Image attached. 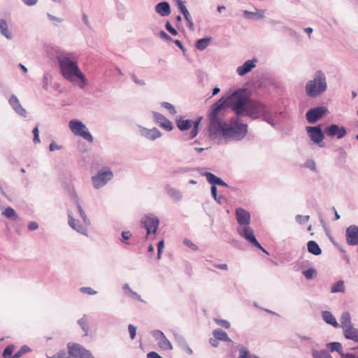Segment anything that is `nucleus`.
<instances>
[{
	"label": "nucleus",
	"mask_w": 358,
	"mask_h": 358,
	"mask_svg": "<svg viewBox=\"0 0 358 358\" xmlns=\"http://www.w3.org/2000/svg\"><path fill=\"white\" fill-rule=\"evenodd\" d=\"M62 148V145H58L57 143H55L54 141H52L49 146L50 151L53 152L57 150H60Z\"/></svg>",
	"instance_id": "obj_61"
},
{
	"label": "nucleus",
	"mask_w": 358,
	"mask_h": 358,
	"mask_svg": "<svg viewBox=\"0 0 358 358\" xmlns=\"http://www.w3.org/2000/svg\"><path fill=\"white\" fill-rule=\"evenodd\" d=\"M57 59L63 77L72 83L76 82L80 88L84 89L87 85V80L77 62L62 55H57Z\"/></svg>",
	"instance_id": "obj_2"
},
{
	"label": "nucleus",
	"mask_w": 358,
	"mask_h": 358,
	"mask_svg": "<svg viewBox=\"0 0 358 358\" xmlns=\"http://www.w3.org/2000/svg\"><path fill=\"white\" fill-rule=\"evenodd\" d=\"M225 107H227V102L226 99L224 96L211 106L208 114L210 121L209 133H210L217 127H219V124L222 122L218 115Z\"/></svg>",
	"instance_id": "obj_5"
},
{
	"label": "nucleus",
	"mask_w": 358,
	"mask_h": 358,
	"mask_svg": "<svg viewBox=\"0 0 358 358\" xmlns=\"http://www.w3.org/2000/svg\"><path fill=\"white\" fill-rule=\"evenodd\" d=\"M155 10L162 17H166L171 13V6L169 2L162 1L155 6Z\"/></svg>",
	"instance_id": "obj_22"
},
{
	"label": "nucleus",
	"mask_w": 358,
	"mask_h": 358,
	"mask_svg": "<svg viewBox=\"0 0 358 358\" xmlns=\"http://www.w3.org/2000/svg\"><path fill=\"white\" fill-rule=\"evenodd\" d=\"M85 348L78 343L68 344V354L72 358H80Z\"/></svg>",
	"instance_id": "obj_21"
},
{
	"label": "nucleus",
	"mask_w": 358,
	"mask_h": 358,
	"mask_svg": "<svg viewBox=\"0 0 358 358\" xmlns=\"http://www.w3.org/2000/svg\"><path fill=\"white\" fill-rule=\"evenodd\" d=\"M159 348L163 350H173V345L170 341L164 336L158 341Z\"/></svg>",
	"instance_id": "obj_32"
},
{
	"label": "nucleus",
	"mask_w": 358,
	"mask_h": 358,
	"mask_svg": "<svg viewBox=\"0 0 358 358\" xmlns=\"http://www.w3.org/2000/svg\"><path fill=\"white\" fill-rule=\"evenodd\" d=\"M257 60L256 59L245 61L241 66H238L236 72L239 76H244L255 67Z\"/></svg>",
	"instance_id": "obj_18"
},
{
	"label": "nucleus",
	"mask_w": 358,
	"mask_h": 358,
	"mask_svg": "<svg viewBox=\"0 0 358 358\" xmlns=\"http://www.w3.org/2000/svg\"><path fill=\"white\" fill-rule=\"evenodd\" d=\"M215 321L217 325L221 326L225 329H229L230 327V323L227 320L215 319Z\"/></svg>",
	"instance_id": "obj_50"
},
{
	"label": "nucleus",
	"mask_w": 358,
	"mask_h": 358,
	"mask_svg": "<svg viewBox=\"0 0 358 358\" xmlns=\"http://www.w3.org/2000/svg\"><path fill=\"white\" fill-rule=\"evenodd\" d=\"M269 108L268 106L260 101L250 99L245 115L252 119H257L259 117H262Z\"/></svg>",
	"instance_id": "obj_8"
},
{
	"label": "nucleus",
	"mask_w": 358,
	"mask_h": 358,
	"mask_svg": "<svg viewBox=\"0 0 358 358\" xmlns=\"http://www.w3.org/2000/svg\"><path fill=\"white\" fill-rule=\"evenodd\" d=\"M178 7V9L180 10V11L184 15V17L185 20H188V17H191L187 8H186L185 5L184 4V3L182 4H180V6Z\"/></svg>",
	"instance_id": "obj_48"
},
{
	"label": "nucleus",
	"mask_w": 358,
	"mask_h": 358,
	"mask_svg": "<svg viewBox=\"0 0 358 358\" xmlns=\"http://www.w3.org/2000/svg\"><path fill=\"white\" fill-rule=\"evenodd\" d=\"M47 16L49 18V20H50L51 21H55L58 23L63 22V19L57 17L52 14L48 13Z\"/></svg>",
	"instance_id": "obj_63"
},
{
	"label": "nucleus",
	"mask_w": 358,
	"mask_h": 358,
	"mask_svg": "<svg viewBox=\"0 0 358 358\" xmlns=\"http://www.w3.org/2000/svg\"><path fill=\"white\" fill-rule=\"evenodd\" d=\"M152 335L156 341H159L164 334L160 330H154L152 331Z\"/></svg>",
	"instance_id": "obj_55"
},
{
	"label": "nucleus",
	"mask_w": 358,
	"mask_h": 358,
	"mask_svg": "<svg viewBox=\"0 0 358 358\" xmlns=\"http://www.w3.org/2000/svg\"><path fill=\"white\" fill-rule=\"evenodd\" d=\"M14 350V346L13 345H8L3 350L2 353V357L3 358H13V352Z\"/></svg>",
	"instance_id": "obj_45"
},
{
	"label": "nucleus",
	"mask_w": 358,
	"mask_h": 358,
	"mask_svg": "<svg viewBox=\"0 0 358 358\" xmlns=\"http://www.w3.org/2000/svg\"><path fill=\"white\" fill-rule=\"evenodd\" d=\"M69 126L74 135L81 136L90 143L93 142L94 138L92 135L81 121L72 120L69 122Z\"/></svg>",
	"instance_id": "obj_7"
},
{
	"label": "nucleus",
	"mask_w": 358,
	"mask_h": 358,
	"mask_svg": "<svg viewBox=\"0 0 358 358\" xmlns=\"http://www.w3.org/2000/svg\"><path fill=\"white\" fill-rule=\"evenodd\" d=\"M183 243L189 247L192 250L194 251H196L198 250L199 248L197 245H196L195 244H194L189 239H185L183 241Z\"/></svg>",
	"instance_id": "obj_57"
},
{
	"label": "nucleus",
	"mask_w": 358,
	"mask_h": 358,
	"mask_svg": "<svg viewBox=\"0 0 358 358\" xmlns=\"http://www.w3.org/2000/svg\"><path fill=\"white\" fill-rule=\"evenodd\" d=\"M131 236V234L130 231H122V242L125 244H129V243H127V241L129 240Z\"/></svg>",
	"instance_id": "obj_58"
},
{
	"label": "nucleus",
	"mask_w": 358,
	"mask_h": 358,
	"mask_svg": "<svg viewBox=\"0 0 358 358\" xmlns=\"http://www.w3.org/2000/svg\"><path fill=\"white\" fill-rule=\"evenodd\" d=\"M113 177V173L110 169L99 170L97 173L92 178L94 187L99 189L103 187Z\"/></svg>",
	"instance_id": "obj_9"
},
{
	"label": "nucleus",
	"mask_w": 358,
	"mask_h": 358,
	"mask_svg": "<svg viewBox=\"0 0 358 358\" xmlns=\"http://www.w3.org/2000/svg\"><path fill=\"white\" fill-rule=\"evenodd\" d=\"M165 28L170 34L173 36H176L178 34L177 30L171 26L169 21L166 22Z\"/></svg>",
	"instance_id": "obj_53"
},
{
	"label": "nucleus",
	"mask_w": 358,
	"mask_h": 358,
	"mask_svg": "<svg viewBox=\"0 0 358 358\" xmlns=\"http://www.w3.org/2000/svg\"><path fill=\"white\" fill-rule=\"evenodd\" d=\"M237 231L239 235L247 240L250 244L268 254L267 251L257 241L254 234V231L249 226L238 228Z\"/></svg>",
	"instance_id": "obj_11"
},
{
	"label": "nucleus",
	"mask_w": 358,
	"mask_h": 358,
	"mask_svg": "<svg viewBox=\"0 0 358 358\" xmlns=\"http://www.w3.org/2000/svg\"><path fill=\"white\" fill-rule=\"evenodd\" d=\"M210 38H203L199 39L196 43V48L199 50H205L210 42Z\"/></svg>",
	"instance_id": "obj_37"
},
{
	"label": "nucleus",
	"mask_w": 358,
	"mask_h": 358,
	"mask_svg": "<svg viewBox=\"0 0 358 358\" xmlns=\"http://www.w3.org/2000/svg\"><path fill=\"white\" fill-rule=\"evenodd\" d=\"M302 273L307 280L313 279L317 275V271L313 268H310L307 270H305L302 272Z\"/></svg>",
	"instance_id": "obj_43"
},
{
	"label": "nucleus",
	"mask_w": 358,
	"mask_h": 358,
	"mask_svg": "<svg viewBox=\"0 0 358 358\" xmlns=\"http://www.w3.org/2000/svg\"><path fill=\"white\" fill-rule=\"evenodd\" d=\"M200 173L205 176L207 181L211 184L212 185L216 186L217 184V180L220 179L219 177L216 176L213 173L210 172H200Z\"/></svg>",
	"instance_id": "obj_35"
},
{
	"label": "nucleus",
	"mask_w": 358,
	"mask_h": 358,
	"mask_svg": "<svg viewBox=\"0 0 358 358\" xmlns=\"http://www.w3.org/2000/svg\"><path fill=\"white\" fill-rule=\"evenodd\" d=\"M155 121L163 129L170 131L173 129V123L168 120L164 115L157 112H152Z\"/></svg>",
	"instance_id": "obj_16"
},
{
	"label": "nucleus",
	"mask_w": 358,
	"mask_h": 358,
	"mask_svg": "<svg viewBox=\"0 0 358 358\" xmlns=\"http://www.w3.org/2000/svg\"><path fill=\"white\" fill-rule=\"evenodd\" d=\"M3 215H5L7 218L16 220L18 217L15 210L11 207H8L5 209V210L2 213Z\"/></svg>",
	"instance_id": "obj_39"
},
{
	"label": "nucleus",
	"mask_w": 358,
	"mask_h": 358,
	"mask_svg": "<svg viewBox=\"0 0 358 358\" xmlns=\"http://www.w3.org/2000/svg\"><path fill=\"white\" fill-rule=\"evenodd\" d=\"M147 358H162V357L156 352H150L147 354Z\"/></svg>",
	"instance_id": "obj_64"
},
{
	"label": "nucleus",
	"mask_w": 358,
	"mask_h": 358,
	"mask_svg": "<svg viewBox=\"0 0 358 358\" xmlns=\"http://www.w3.org/2000/svg\"><path fill=\"white\" fill-rule=\"evenodd\" d=\"M309 217V215H297L296 216V221L299 224L306 223L308 221Z\"/></svg>",
	"instance_id": "obj_51"
},
{
	"label": "nucleus",
	"mask_w": 358,
	"mask_h": 358,
	"mask_svg": "<svg viewBox=\"0 0 358 358\" xmlns=\"http://www.w3.org/2000/svg\"><path fill=\"white\" fill-rule=\"evenodd\" d=\"M306 129L308 136L314 143L320 144L322 142L324 135L320 125L315 127L307 126Z\"/></svg>",
	"instance_id": "obj_13"
},
{
	"label": "nucleus",
	"mask_w": 358,
	"mask_h": 358,
	"mask_svg": "<svg viewBox=\"0 0 358 358\" xmlns=\"http://www.w3.org/2000/svg\"><path fill=\"white\" fill-rule=\"evenodd\" d=\"M141 226L147 231V236L156 234L159 224V218L153 214H148L141 221Z\"/></svg>",
	"instance_id": "obj_10"
},
{
	"label": "nucleus",
	"mask_w": 358,
	"mask_h": 358,
	"mask_svg": "<svg viewBox=\"0 0 358 358\" xmlns=\"http://www.w3.org/2000/svg\"><path fill=\"white\" fill-rule=\"evenodd\" d=\"M243 17L247 19H263L264 17V11L261 10L260 12H250L248 10H244Z\"/></svg>",
	"instance_id": "obj_31"
},
{
	"label": "nucleus",
	"mask_w": 358,
	"mask_h": 358,
	"mask_svg": "<svg viewBox=\"0 0 358 358\" xmlns=\"http://www.w3.org/2000/svg\"><path fill=\"white\" fill-rule=\"evenodd\" d=\"M10 105L12 106L13 109L20 116L25 117L26 116V110L21 106L19 99L17 97L12 94L8 100Z\"/></svg>",
	"instance_id": "obj_19"
},
{
	"label": "nucleus",
	"mask_w": 358,
	"mask_h": 358,
	"mask_svg": "<svg viewBox=\"0 0 358 358\" xmlns=\"http://www.w3.org/2000/svg\"><path fill=\"white\" fill-rule=\"evenodd\" d=\"M262 119L271 125L273 127H275V123L273 119L272 110L269 108L262 117Z\"/></svg>",
	"instance_id": "obj_38"
},
{
	"label": "nucleus",
	"mask_w": 358,
	"mask_h": 358,
	"mask_svg": "<svg viewBox=\"0 0 358 358\" xmlns=\"http://www.w3.org/2000/svg\"><path fill=\"white\" fill-rule=\"evenodd\" d=\"M30 351V348L27 345H23L20 350L13 355V358H20L22 355Z\"/></svg>",
	"instance_id": "obj_46"
},
{
	"label": "nucleus",
	"mask_w": 358,
	"mask_h": 358,
	"mask_svg": "<svg viewBox=\"0 0 358 358\" xmlns=\"http://www.w3.org/2000/svg\"><path fill=\"white\" fill-rule=\"evenodd\" d=\"M69 217V221L68 223L69 226L73 229L74 230L77 231L78 232L87 235V229L85 226L82 225L81 224H79L78 221H76L71 214L70 213H68Z\"/></svg>",
	"instance_id": "obj_23"
},
{
	"label": "nucleus",
	"mask_w": 358,
	"mask_h": 358,
	"mask_svg": "<svg viewBox=\"0 0 358 358\" xmlns=\"http://www.w3.org/2000/svg\"><path fill=\"white\" fill-rule=\"evenodd\" d=\"M38 228V224L36 222L32 221L28 224V229L29 231H34Z\"/></svg>",
	"instance_id": "obj_62"
},
{
	"label": "nucleus",
	"mask_w": 358,
	"mask_h": 358,
	"mask_svg": "<svg viewBox=\"0 0 358 358\" xmlns=\"http://www.w3.org/2000/svg\"><path fill=\"white\" fill-rule=\"evenodd\" d=\"M173 337L180 346L185 347V346L187 345V343L185 337L183 336H182L181 334L174 332Z\"/></svg>",
	"instance_id": "obj_44"
},
{
	"label": "nucleus",
	"mask_w": 358,
	"mask_h": 358,
	"mask_svg": "<svg viewBox=\"0 0 358 358\" xmlns=\"http://www.w3.org/2000/svg\"><path fill=\"white\" fill-rule=\"evenodd\" d=\"M236 217L240 225L249 226L250 223V214L243 208H238L236 210Z\"/></svg>",
	"instance_id": "obj_17"
},
{
	"label": "nucleus",
	"mask_w": 358,
	"mask_h": 358,
	"mask_svg": "<svg viewBox=\"0 0 358 358\" xmlns=\"http://www.w3.org/2000/svg\"><path fill=\"white\" fill-rule=\"evenodd\" d=\"M80 358H94L91 352L88 350H85L83 351V353Z\"/></svg>",
	"instance_id": "obj_60"
},
{
	"label": "nucleus",
	"mask_w": 358,
	"mask_h": 358,
	"mask_svg": "<svg viewBox=\"0 0 358 358\" xmlns=\"http://www.w3.org/2000/svg\"><path fill=\"white\" fill-rule=\"evenodd\" d=\"M237 350L239 352V355L237 358H250V353L245 346L239 345L237 346Z\"/></svg>",
	"instance_id": "obj_40"
},
{
	"label": "nucleus",
	"mask_w": 358,
	"mask_h": 358,
	"mask_svg": "<svg viewBox=\"0 0 358 358\" xmlns=\"http://www.w3.org/2000/svg\"><path fill=\"white\" fill-rule=\"evenodd\" d=\"M159 36L167 42H174V40L164 31H161L159 32Z\"/></svg>",
	"instance_id": "obj_56"
},
{
	"label": "nucleus",
	"mask_w": 358,
	"mask_h": 358,
	"mask_svg": "<svg viewBox=\"0 0 358 358\" xmlns=\"http://www.w3.org/2000/svg\"><path fill=\"white\" fill-rule=\"evenodd\" d=\"M78 323L80 326L83 331L85 332V336H87L89 331V327L87 324V320L85 315L80 318V320H78Z\"/></svg>",
	"instance_id": "obj_42"
},
{
	"label": "nucleus",
	"mask_w": 358,
	"mask_h": 358,
	"mask_svg": "<svg viewBox=\"0 0 358 358\" xmlns=\"http://www.w3.org/2000/svg\"><path fill=\"white\" fill-rule=\"evenodd\" d=\"M340 322H341V323L339 324H340L339 327H341L343 329H344L348 327L352 326V324L351 322V317L348 312H344L341 315V317L340 318Z\"/></svg>",
	"instance_id": "obj_27"
},
{
	"label": "nucleus",
	"mask_w": 358,
	"mask_h": 358,
	"mask_svg": "<svg viewBox=\"0 0 358 358\" xmlns=\"http://www.w3.org/2000/svg\"><path fill=\"white\" fill-rule=\"evenodd\" d=\"M227 107L231 108L237 115L246 113L250 99L243 92L236 91L225 97Z\"/></svg>",
	"instance_id": "obj_4"
},
{
	"label": "nucleus",
	"mask_w": 358,
	"mask_h": 358,
	"mask_svg": "<svg viewBox=\"0 0 358 358\" xmlns=\"http://www.w3.org/2000/svg\"><path fill=\"white\" fill-rule=\"evenodd\" d=\"M247 127V124L241 123L238 119L231 120L229 124L222 121L210 133V136L222 135L226 140L241 141L246 136Z\"/></svg>",
	"instance_id": "obj_1"
},
{
	"label": "nucleus",
	"mask_w": 358,
	"mask_h": 358,
	"mask_svg": "<svg viewBox=\"0 0 358 358\" xmlns=\"http://www.w3.org/2000/svg\"><path fill=\"white\" fill-rule=\"evenodd\" d=\"M327 347L331 350V352H337L340 355L343 354V346L339 342H332L327 344Z\"/></svg>",
	"instance_id": "obj_34"
},
{
	"label": "nucleus",
	"mask_w": 358,
	"mask_h": 358,
	"mask_svg": "<svg viewBox=\"0 0 358 358\" xmlns=\"http://www.w3.org/2000/svg\"><path fill=\"white\" fill-rule=\"evenodd\" d=\"M164 248V241L162 240L157 244V259H160Z\"/></svg>",
	"instance_id": "obj_52"
},
{
	"label": "nucleus",
	"mask_w": 358,
	"mask_h": 358,
	"mask_svg": "<svg viewBox=\"0 0 358 358\" xmlns=\"http://www.w3.org/2000/svg\"><path fill=\"white\" fill-rule=\"evenodd\" d=\"M213 335L215 338H216V339L219 340V341H226V342H231V340L229 338L227 334L220 329H217L215 330H214L213 331Z\"/></svg>",
	"instance_id": "obj_30"
},
{
	"label": "nucleus",
	"mask_w": 358,
	"mask_h": 358,
	"mask_svg": "<svg viewBox=\"0 0 358 358\" xmlns=\"http://www.w3.org/2000/svg\"><path fill=\"white\" fill-rule=\"evenodd\" d=\"M76 206H77V209H78V213H79L80 217L82 218L84 224L85 225H90V221L87 218V216L85 210H83V207L80 204L79 201H76Z\"/></svg>",
	"instance_id": "obj_36"
},
{
	"label": "nucleus",
	"mask_w": 358,
	"mask_h": 358,
	"mask_svg": "<svg viewBox=\"0 0 358 358\" xmlns=\"http://www.w3.org/2000/svg\"><path fill=\"white\" fill-rule=\"evenodd\" d=\"M345 289L344 282L343 280H338L331 287V292L332 293H337L343 292Z\"/></svg>",
	"instance_id": "obj_41"
},
{
	"label": "nucleus",
	"mask_w": 358,
	"mask_h": 358,
	"mask_svg": "<svg viewBox=\"0 0 358 358\" xmlns=\"http://www.w3.org/2000/svg\"><path fill=\"white\" fill-rule=\"evenodd\" d=\"M0 33L7 39H11L13 38L12 34L8 29L7 22L4 19H0Z\"/></svg>",
	"instance_id": "obj_29"
},
{
	"label": "nucleus",
	"mask_w": 358,
	"mask_h": 358,
	"mask_svg": "<svg viewBox=\"0 0 358 358\" xmlns=\"http://www.w3.org/2000/svg\"><path fill=\"white\" fill-rule=\"evenodd\" d=\"M141 134L151 141H155L162 136V133L157 128L147 129L142 127Z\"/></svg>",
	"instance_id": "obj_20"
},
{
	"label": "nucleus",
	"mask_w": 358,
	"mask_h": 358,
	"mask_svg": "<svg viewBox=\"0 0 358 358\" xmlns=\"http://www.w3.org/2000/svg\"><path fill=\"white\" fill-rule=\"evenodd\" d=\"M311 354L313 358H332L331 355L326 350H312Z\"/></svg>",
	"instance_id": "obj_33"
},
{
	"label": "nucleus",
	"mask_w": 358,
	"mask_h": 358,
	"mask_svg": "<svg viewBox=\"0 0 358 358\" xmlns=\"http://www.w3.org/2000/svg\"><path fill=\"white\" fill-rule=\"evenodd\" d=\"M327 89V82L325 74L320 70L317 71L313 79L308 80L305 86L308 96L315 98L322 94Z\"/></svg>",
	"instance_id": "obj_3"
},
{
	"label": "nucleus",
	"mask_w": 358,
	"mask_h": 358,
	"mask_svg": "<svg viewBox=\"0 0 358 358\" xmlns=\"http://www.w3.org/2000/svg\"><path fill=\"white\" fill-rule=\"evenodd\" d=\"M322 320L328 324L332 325L335 328L340 327L339 323L337 322L336 318L330 311L324 310L322 312Z\"/></svg>",
	"instance_id": "obj_25"
},
{
	"label": "nucleus",
	"mask_w": 358,
	"mask_h": 358,
	"mask_svg": "<svg viewBox=\"0 0 358 358\" xmlns=\"http://www.w3.org/2000/svg\"><path fill=\"white\" fill-rule=\"evenodd\" d=\"M80 290L82 293L90 295H94L97 293L96 291L94 290L90 287H80Z\"/></svg>",
	"instance_id": "obj_49"
},
{
	"label": "nucleus",
	"mask_w": 358,
	"mask_h": 358,
	"mask_svg": "<svg viewBox=\"0 0 358 358\" xmlns=\"http://www.w3.org/2000/svg\"><path fill=\"white\" fill-rule=\"evenodd\" d=\"M343 330L344 336L349 340L358 343V329L352 326L348 327Z\"/></svg>",
	"instance_id": "obj_24"
},
{
	"label": "nucleus",
	"mask_w": 358,
	"mask_h": 358,
	"mask_svg": "<svg viewBox=\"0 0 358 358\" xmlns=\"http://www.w3.org/2000/svg\"><path fill=\"white\" fill-rule=\"evenodd\" d=\"M131 78L132 80L138 85L143 86L145 85V83L143 80L138 79L135 74H131Z\"/></svg>",
	"instance_id": "obj_59"
},
{
	"label": "nucleus",
	"mask_w": 358,
	"mask_h": 358,
	"mask_svg": "<svg viewBox=\"0 0 358 358\" xmlns=\"http://www.w3.org/2000/svg\"><path fill=\"white\" fill-rule=\"evenodd\" d=\"M346 241L349 245H358V227L350 225L346 229Z\"/></svg>",
	"instance_id": "obj_15"
},
{
	"label": "nucleus",
	"mask_w": 358,
	"mask_h": 358,
	"mask_svg": "<svg viewBox=\"0 0 358 358\" xmlns=\"http://www.w3.org/2000/svg\"><path fill=\"white\" fill-rule=\"evenodd\" d=\"M324 131L328 136H336L338 138H343L347 134L346 129L344 127H339L336 124H333L327 127Z\"/></svg>",
	"instance_id": "obj_14"
},
{
	"label": "nucleus",
	"mask_w": 358,
	"mask_h": 358,
	"mask_svg": "<svg viewBox=\"0 0 358 358\" xmlns=\"http://www.w3.org/2000/svg\"><path fill=\"white\" fill-rule=\"evenodd\" d=\"M165 191L167 194L175 201H180L182 198V194L180 191L169 185L165 187Z\"/></svg>",
	"instance_id": "obj_26"
},
{
	"label": "nucleus",
	"mask_w": 358,
	"mask_h": 358,
	"mask_svg": "<svg viewBox=\"0 0 358 358\" xmlns=\"http://www.w3.org/2000/svg\"><path fill=\"white\" fill-rule=\"evenodd\" d=\"M307 248L308 251L314 255L317 256L322 253V250L319 245L314 241H309L308 242Z\"/></svg>",
	"instance_id": "obj_28"
},
{
	"label": "nucleus",
	"mask_w": 358,
	"mask_h": 358,
	"mask_svg": "<svg viewBox=\"0 0 358 358\" xmlns=\"http://www.w3.org/2000/svg\"><path fill=\"white\" fill-rule=\"evenodd\" d=\"M162 106L164 107V108L169 110V111L170 112V113L171 115H176L177 111L175 108V107L170 103L169 102H162L161 103Z\"/></svg>",
	"instance_id": "obj_47"
},
{
	"label": "nucleus",
	"mask_w": 358,
	"mask_h": 358,
	"mask_svg": "<svg viewBox=\"0 0 358 358\" xmlns=\"http://www.w3.org/2000/svg\"><path fill=\"white\" fill-rule=\"evenodd\" d=\"M201 117L198 118L195 121L191 120H183L182 117L176 119V125L180 131H187L192 126V129L189 136L184 135L182 136L183 141H188L193 139L199 132V126L201 122Z\"/></svg>",
	"instance_id": "obj_6"
},
{
	"label": "nucleus",
	"mask_w": 358,
	"mask_h": 358,
	"mask_svg": "<svg viewBox=\"0 0 358 358\" xmlns=\"http://www.w3.org/2000/svg\"><path fill=\"white\" fill-rule=\"evenodd\" d=\"M128 330L129 332V336L131 340H134L136 334V327L133 324H129Z\"/></svg>",
	"instance_id": "obj_54"
},
{
	"label": "nucleus",
	"mask_w": 358,
	"mask_h": 358,
	"mask_svg": "<svg viewBox=\"0 0 358 358\" xmlns=\"http://www.w3.org/2000/svg\"><path fill=\"white\" fill-rule=\"evenodd\" d=\"M328 112V109L325 106H317L309 109L306 114L307 121L310 124L317 122Z\"/></svg>",
	"instance_id": "obj_12"
}]
</instances>
